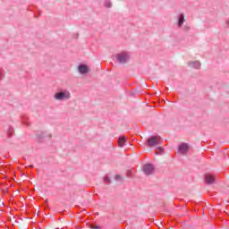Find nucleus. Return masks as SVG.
Listing matches in <instances>:
<instances>
[{
  "label": "nucleus",
  "mask_w": 229,
  "mask_h": 229,
  "mask_svg": "<svg viewBox=\"0 0 229 229\" xmlns=\"http://www.w3.org/2000/svg\"><path fill=\"white\" fill-rule=\"evenodd\" d=\"M55 99L57 101H64V99H71V92L61 91L55 94Z\"/></svg>",
  "instance_id": "nucleus-1"
},
{
  "label": "nucleus",
  "mask_w": 229,
  "mask_h": 229,
  "mask_svg": "<svg viewBox=\"0 0 229 229\" xmlns=\"http://www.w3.org/2000/svg\"><path fill=\"white\" fill-rule=\"evenodd\" d=\"M160 144V138L158 136H153L148 140V146L153 148V146H158Z\"/></svg>",
  "instance_id": "nucleus-2"
},
{
  "label": "nucleus",
  "mask_w": 229,
  "mask_h": 229,
  "mask_svg": "<svg viewBox=\"0 0 229 229\" xmlns=\"http://www.w3.org/2000/svg\"><path fill=\"white\" fill-rule=\"evenodd\" d=\"M143 171L145 174H153V173H155V167L153 165L148 164L143 166Z\"/></svg>",
  "instance_id": "nucleus-3"
},
{
  "label": "nucleus",
  "mask_w": 229,
  "mask_h": 229,
  "mask_svg": "<svg viewBox=\"0 0 229 229\" xmlns=\"http://www.w3.org/2000/svg\"><path fill=\"white\" fill-rule=\"evenodd\" d=\"M117 58H118V61L121 63V64H124V62H126L129 58L128 56V54L126 53H122V54H119L117 55Z\"/></svg>",
  "instance_id": "nucleus-4"
},
{
  "label": "nucleus",
  "mask_w": 229,
  "mask_h": 229,
  "mask_svg": "<svg viewBox=\"0 0 229 229\" xmlns=\"http://www.w3.org/2000/svg\"><path fill=\"white\" fill-rule=\"evenodd\" d=\"M189 151V145L183 143L181 146H179V153L182 155H185Z\"/></svg>",
  "instance_id": "nucleus-5"
},
{
  "label": "nucleus",
  "mask_w": 229,
  "mask_h": 229,
  "mask_svg": "<svg viewBox=\"0 0 229 229\" xmlns=\"http://www.w3.org/2000/svg\"><path fill=\"white\" fill-rule=\"evenodd\" d=\"M216 182V176L212 175V174H206V183H208V185H211V183H215Z\"/></svg>",
  "instance_id": "nucleus-6"
},
{
  "label": "nucleus",
  "mask_w": 229,
  "mask_h": 229,
  "mask_svg": "<svg viewBox=\"0 0 229 229\" xmlns=\"http://www.w3.org/2000/svg\"><path fill=\"white\" fill-rule=\"evenodd\" d=\"M90 70L89 69V66L85 65V64H81L79 66V72L81 74H87V72H89Z\"/></svg>",
  "instance_id": "nucleus-7"
},
{
  "label": "nucleus",
  "mask_w": 229,
  "mask_h": 229,
  "mask_svg": "<svg viewBox=\"0 0 229 229\" xmlns=\"http://www.w3.org/2000/svg\"><path fill=\"white\" fill-rule=\"evenodd\" d=\"M124 144H126V137L121 136L118 139V146H119V148H123L124 146Z\"/></svg>",
  "instance_id": "nucleus-8"
},
{
  "label": "nucleus",
  "mask_w": 229,
  "mask_h": 229,
  "mask_svg": "<svg viewBox=\"0 0 229 229\" xmlns=\"http://www.w3.org/2000/svg\"><path fill=\"white\" fill-rule=\"evenodd\" d=\"M190 65L191 67H195V69H199V67H201V63H199V61H195V62L190 63Z\"/></svg>",
  "instance_id": "nucleus-9"
},
{
  "label": "nucleus",
  "mask_w": 229,
  "mask_h": 229,
  "mask_svg": "<svg viewBox=\"0 0 229 229\" xmlns=\"http://www.w3.org/2000/svg\"><path fill=\"white\" fill-rule=\"evenodd\" d=\"M183 22H185V16L183 14H181L178 22L179 28H182V26H183Z\"/></svg>",
  "instance_id": "nucleus-10"
},
{
  "label": "nucleus",
  "mask_w": 229,
  "mask_h": 229,
  "mask_svg": "<svg viewBox=\"0 0 229 229\" xmlns=\"http://www.w3.org/2000/svg\"><path fill=\"white\" fill-rule=\"evenodd\" d=\"M115 180H123V177H121V175H116Z\"/></svg>",
  "instance_id": "nucleus-11"
},
{
  "label": "nucleus",
  "mask_w": 229,
  "mask_h": 229,
  "mask_svg": "<svg viewBox=\"0 0 229 229\" xmlns=\"http://www.w3.org/2000/svg\"><path fill=\"white\" fill-rule=\"evenodd\" d=\"M226 27L229 28V19L225 21Z\"/></svg>",
  "instance_id": "nucleus-12"
},
{
  "label": "nucleus",
  "mask_w": 229,
  "mask_h": 229,
  "mask_svg": "<svg viewBox=\"0 0 229 229\" xmlns=\"http://www.w3.org/2000/svg\"><path fill=\"white\" fill-rule=\"evenodd\" d=\"M93 229H99V226H92Z\"/></svg>",
  "instance_id": "nucleus-13"
},
{
  "label": "nucleus",
  "mask_w": 229,
  "mask_h": 229,
  "mask_svg": "<svg viewBox=\"0 0 229 229\" xmlns=\"http://www.w3.org/2000/svg\"><path fill=\"white\" fill-rule=\"evenodd\" d=\"M108 6H109V7H110V6H112V4H109V5H108Z\"/></svg>",
  "instance_id": "nucleus-14"
}]
</instances>
